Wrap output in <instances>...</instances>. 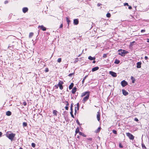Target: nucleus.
I'll use <instances>...</instances> for the list:
<instances>
[{
    "mask_svg": "<svg viewBox=\"0 0 149 149\" xmlns=\"http://www.w3.org/2000/svg\"><path fill=\"white\" fill-rule=\"evenodd\" d=\"M6 135L7 137L10 139L11 141H12L13 140L15 136V134L13 133H8Z\"/></svg>",
    "mask_w": 149,
    "mask_h": 149,
    "instance_id": "nucleus-1",
    "label": "nucleus"
},
{
    "mask_svg": "<svg viewBox=\"0 0 149 149\" xmlns=\"http://www.w3.org/2000/svg\"><path fill=\"white\" fill-rule=\"evenodd\" d=\"M126 134L130 139L132 140L134 139V136L130 133L129 132L126 133Z\"/></svg>",
    "mask_w": 149,
    "mask_h": 149,
    "instance_id": "nucleus-2",
    "label": "nucleus"
},
{
    "mask_svg": "<svg viewBox=\"0 0 149 149\" xmlns=\"http://www.w3.org/2000/svg\"><path fill=\"white\" fill-rule=\"evenodd\" d=\"M63 84V82L62 81H60L57 85V86H59V88L61 90H62L63 88L62 84Z\"/></svg>",
    "mask_w": 149,
    "mask_h": 149,
    "instance_id": "nucleus-3",
    "label": "nucleus"
},
{
    "mask_svg": "<svg viewBox=\"0 0 149 149\" xmlns=\"http://www.w3.org/2000/svg\"><path fill=\"white\" fill-rule=\"evenodd\" d=\"M89 95L90 94H88L85 97H84L82 100V101L84 103L86 101H87L88 99Z\"/></svg>",
    "mask_w": 149,
    "mask_h": 149,
    "instance_id": "nucleus-4",
    "label": "nucleus"
},
{
    "mask_svg": "<svg viewBox=\"0 0 149 149\" xmlns=\"http://www.w3.org/2000/svg\"><path fill=\"white\" fill-rule=\"evenodd\" d=\"M118 52L119 55L122 56H125V55L124 54V50L120 49L118 50Z\"/></svg>",
    "mask_w": 149,
    "mask_h": 149,
    "instance_id": "nucleus-5",
    "label": "nucleus"
},
{
    "mask_svg": "<svg viewBox=\"0 0 149 149\" xmlns=\"http://www.w3.org/2000/svg\"><path fill=\"white\" fill-rule=\"evenodd\" d=\"M121 84L123 87H125L127 84V83L125 80H123L121 81Z\"/></svg>",
    "mask_w": 149,
    "mask_h": 149,
    "instance_id": "nucleus-6",
    "label": "nucleus"
},
{
    "mask_svg": "<svg viewBox=\"0 0 149 149\" xmlns=\"http://www.w3.org/2000/svg\"><path fill=\"white\" fill-rule=\"evenodd\" d=\"M90 94V92L89 91H86L83 93L81 95V97H82L85 95H86L88 94Z\"/></svg>",
    "mask_w": 149,
    "mask_h": 149,
    "instance_id": "nucleus-7",
    "label": "nucleus"
},
{
    "mask_svg": "<svg viewBox=\"0 0 149 149\" xmlns=\"http://www.w3.org/2000/svg\"><path fill=\"white\" fill-rule=\"evenodd\" d=\"M38 28H40L41 30H42L43 31H45L46 30V28L44 26L42 25L41 26H39L38 27Z\"/></svg>",
    "mask_w": 149,
    "mask_h": 149,
    "instance_id": "nucleus-8",
    "label": "nucleus"
},
{
    "mask_svg": "<svg viewBox=\"0 0 149 149\" xmlns=\"http://www.w3.org/2000/svg\"><path fill=\"white\" fill-rule=\"evenodd\" d=\"M109 74L113 77H116L117 76L116 73L110 71L109 72Z\"/></svg>",
    "mask_w": 149,
    "mask_h": 149,
    "instance_id": "nucleus-9",
    "label": "nucleus"
},
{
    "mask_svg": "<svg viewBox=\"0 0 149 149\" xmlns=\"http://www.w3.org/2000/svg\"><path fill=\"white\" fill-rule=\"evenodd\" d=\"M73 23L74 25H77L79 23V21L78 19H74L73 20Z\"/></svg>",
    "mask_w": 149,
    "mask_h": 149,
    "instance_id": "nucleus-10",
    "label": "nucleus"
},
{
    "mask_svg": "<svg viewBox=\"0 0 149 149\" xmlns=\"http://www.w3.org/2000/svg\"><path fill=\"white\" fill-rule=\"evenodd\" d=\"M122 91L123 95L125 96L127 95L128 94V93L124 89H123Z\"/></svg>",
    "mask_w": 149,
    "mask_h": 149,
    "instance_id": "nucleus-11",
    "label": "nucleus"
},
{
    "mask_svg": "<svg viewBox=\"0 0 149 149\" xmlns=\"http://www.w3.org/2000/svg\"><path fill=\"white\" fill-rule=\"evenodd\" d=\"M28 9L27 7H24L22 8V12L24 13H25L28 11Z\"/></svg>",
    "mask_w": 149,
    "mask_h": 149,
    "instance_id": "nucleus-12",
    "label": "nucleus"
},
{
    "mask_svg": "<svg viewBox=\"0 0 149 149\" xmlns=\"http://www.w3.org/2000/svg\"><path fill=\"white\" fill-rule=\"evenodd\" d=\"M141 63L140 62H138L137 63L136 67L137 68H140L141 67Z\"/></svg>",
    "mask_w": 149,
    "mask_h": 149,
    "instance_id": "nucleus-13",
    "label": "nucleus"
},
{
    "mask_svg": "<svg viewBox=\"0 0 149 149\" xmlns=\"http://www.w3.org/2000/svg\"><path fill=\"white\" fill-rule=\"evenodd\" d=\"M99 69V67H96L93 68L92 69V71L93 72L95 71L98 70Z\"/></svg>",
    "mask_w": 149,
    "mask_h": 149,
    "instance_id": "nucleus-14",
    "label": "nucleus"
},
{
    "mask_svg": "<svg viewBox=\"0 0 149 149\" xmlns=\"http://www.w3.org/2000/svg\"><path fill=\"white\" fill-rule=\"evenodd\" d=\"M77 90V88L76 87H74L72 89V93L74 94L75 93Z\"/></svg>",
    "mask_w": 149,
    "mask_h": 149,
    "instance_id": "nucleus-15",
    "label": "nucleus"
},
{
    "mask_svg": "<svg viewBox=\"0 0 149 149\" xmlns=\"http://www.w3.org/2000/svg\"><path fill=\"white\" fill-rule=\"evenodd\" d=\"M88 59L91 61L95 60V57H92L91 56H89L88 57Z\"/></svg>",
    "mask_w": 149,
    "mask_h": 149,
    "instance_id": "nucleus-16",
    "label": "nucleus"
},
{
    "mask_svg": "<svg viewBox=\"0 0 149 149\" xmlns=\"http://www.w3.org/2000/svg\"><path fill=\"white\" fill-rule=\"evenodd\" d=\"M76 106L75 107V109H76L77 110H79V103H78L77 104Z\"/></svg>",
    "mask_w": 149,
    "mask_h": 149,
    "instance_id": "nucleus-17",
    "label": "nucleus"
},
{
    "mask_svg": "<svg viewBox=\"0 0 149 149\" xmlns=\"http://www.w3.org/2000/svg\"><path fill=\"white\" fill-rule=\"evenodd\" d=\"M6 115L8 116H10L11 115V112L9 111H8L6 112Z\"/></svg>",
    "mask_w": 149,
    "mask_h": 149,
    "instance_id": "nucleus-18",
    "label": "nucleus"
},
{
    "mask_svg": "<svg viewBox=\"0 0 149 149\" xmlns=\"http://www.w3.org/2000/svg\"><path fill=\"white\" fill-rule=\"evenodd\" d=\"M57 111L56 110H54L53 111V114L56 116L57 115Z\"/></svg>",
    "mask_w": 149,
    "mask_h": 149,
    "instance_id": "nucleus-19",
    "label": "nucleus"
},
{
    "mask_svg": "<svg viewBox=\"0 0 149 149\" xmlns=\"http://www.w3.org/2000/svg\"><path fill=\"white\" fill-rule=\"evenodd\" d=\"M73 86H74L73 83H71V84L69 86V89H71L73 87Z\"/></svg>",
    "mask_w": 149,
    "mask_h": 149,
    "instance_id": "nucleus-20",
    "label": "nucleus"
},
{
    "mask_svg": "<svg viewBox=\"0 0 149 149\" xmlns=\"http://www.w3.org/2000/svg\"><path fill=\"white\" fill-rule=\"evenodd\" d=\"M100 114H99V112H98V113L97 114V120L98 121H99V120H100Z\"/></svg>",
    "mask_w": 149,
    "mask_h": 149,
    "instance_id": "nucleus-21",
    "label": "nucleus"
},
{
    "mask_svg": "<svg viewBox=\"0 0 149 149\" xmlns=\"http://www.w3.org/2000/svg\"><path fill=\"white\" fill-rule=\"evenodd\" d=\"M131 79L132 81V83H134L135 81V79L133 77V76H131Z\"/></svg>",
    "mask_w": 149,
    "mask_h": 149,
    "instance_id": "nucleus-22",
    "label": "nucleus"
},
{
    "mask_svg": "<svg viewBox=\"0 0 149 149\" xmlns=\"http://www.w3.org/2000/svg\"><path fill=\"white\" fill-rule=\"evenodd\" d=\"M79 134L80 135L82 136H83L86 137V135H85L83 133L81 132H79Z\"/></svg>",
    "mask_w": 149,
    "mask_h": 149,
    "instance_id": "nucleus-23",
    "label": "nucleus"
},
{
    "mask_svg": "<svg viewBox=\"0 0 149 149\" xmlns=\"http://www.w3.org/2000/svg\"><path fill=\"white\" fill-rule=\"evenodd\" d=\"M120 62V61L119 60L117 59H116L114 62V63L116 64H118Z\"/></svg>",
    "mask_w": 149,
    "mask_h": 149,
    "instance_id": "nucleus-24",
    "label": "nucleus"
},
{
    "mask_svg": "<svg viewBox=\"0 0 149 149\" xmlns=\"http://www.w3.org/2000/svg\"><path fill=\"white\" fill-rule=\"evenodd\" d=\"M88 76V75H86V76L83 78V80H82V83L83 84H84V80H85V79H86V78Z\"/></svg>",
    "mask_w": 149,
    "mask_h": 149,
    "instance_id": "nucleus-25",
    "label": "nucleus"
},
{
    "mask_svg": "<svg viewBox=\"0 0 149 149\" xmlns=\"http://www.w3.org/2000/svg\"><path fill=\"white\" fill-rule=\"evenodd\" d=\"M111 16V14L109 13H108L106 15V16L107 17L109 18Z\"/></svg>",
    "mask_w": 149,
    "mask_h": 149,
    "instance_id": "nucleus-26",
    "label": "nucleus"
},
{
    "mask_svg": "<svg viewBox=\"0 0 149 149\" xmlns=\"http://www.w3.org/2000/svg\"><path fill=\"white\" fill-rule=\"evenodd\" d=\"M66 19L67 21V22L68 23V25H69V23L70 22V20L67 17L66 18Z\"/></svg>",
    "mask_w": 149,
    "mask_h": 149,
    "instance_id": "nucleus-27",
    "label": "nucleus"
},
{
    "mask_svg": "<svg viewBox=\"0 0 149 149\" xmlns=\"http://www.w3.org/2000/svg\"><path fill=\"white\" fill-rule=\"evenodd\" d=\"M33 33L31 32L29 33V38H31L33 36Z\"/></svg>",
    "mask_w": 149,
    "mask_h": 149,
    "instance_id": "nucleus-28",
    "label": "nucleus"
},
{
    "mask_svg": "<svg viewBox=\"0 0 149 149\" xmlns=\"http://www.w3.org/2000/svg\"><path fill=\"white\" fill-rule=\"evenodd\" d=\"M70 114L71 115V116L73 118H74V116L73 114V111H70Z\"/></svg>",
    "mask_w": 149,
    "mask_h": 149,
    "instance_id": "nucleus-29",
    "label": "nucleus"
},
{
    "mask_svg": "<svg viewBox=\"0 0 149 149\" xmlns=\"http://www.w3.org/2000/svg\"><path fill=\"white\" fill-rule=\"evenodd\" d=\"M100 129H101L100 127H98L97 128V130H96V132H99L100 131Z\"/></svg>",
    "mask_w": 149,
    "mask_h": 149,
    "instance_id": "nucleus-30",
    "label": "nucleus"
},
{
    "mask_svg": "<svg viewBox=\"0 0 149 149\" xmlns=\"http://www.w3.org/2000/svg\"><path fill=\"white\" fill-rule=\"evenodd\" d=\"M23 125L24 127H26L27 125V123L26 122L23 123Z\"/></svg>",
    "mask_w": 149,
    "mask_h": 149,
    "instance_id": "nucleus-31",
    "label": "nucleus"
},
{
    "mask_svg": "<svg viewBox=\"0 0 149 149\" xmlns=\"http://www.w3.org/2000/svg\"><path fill=\"white\" fill-rule=\"evenodd\" d=\"M61 61V58H58L57 60V62L58 63H60Z\"/></svg>",
    "mask_w": 149,
    "mask_h": 149,
    "instance_id": "nucleus-32",
    "label": "nucleus"
},
{
    "mask_svg": "<svg viewBox=\"0 0 149 149\" xmlns=\"http://www.w3.org/2000/svg\"><path fill=\"white\" fill-rule=\"evenodd\" d=\"M66 106H68L69 105V103L68 101H65L64 102Z\"/></svg>",
    "mask_w": 149,
    "mask_h": 149,
    "instance_id": "nucleus-33",
    "label": "nucleus"
},
{
    "mask_svg": "<svg viewBox=\"0 0 149 149\" xmlns=\"http://www.w3.org/2000/svg\"><path fill=\"white\" fill-rule=\"evenodd\" d=\"M128 53V52H127L126 50H124V54L125 55H125L126 54H127Z\"/></svg>",
    "mask_w": 149,
    "mask_h": 149,
    "instance_id": "nucleus-34",
    "label": "nucleus"
},
{
    "mask_svg": "<svg viewBox=\"0 0 149 149\" xmlns=\"http://www.w3.org/2000/svg\"><path fill=\"white\" fill-rule=\"evenodd\" d=\"M31 146L33 147L34 148L35 147L36 144L34 143H32L31 144Z\"/></svg>",
    "mask_w": 149,
    "mask_h": 149,
    "instance_id": "nucleus-35",
    "label": "nucleus"
},
{
    "mask_svg": "<svg viewBox=\"0 0 149 149\" xmlns=\"http://www.w3.org/2000/svg\"><path fill=\"white\" fill-rule=\"evenodd\" d=\"M112 132L114 134H117V131L115 130H112Z\"/></svg>",
    "mask_w": 149,
    "mask_h": 149,
    "instance_id": "nucleus-36",
    "label": "nucleus"
},
{
    "mask_svg": "<svg viewBox=\"0 0 149 149\" xmlns=\"http://www.w3.org/2000/svg\"><path fill=\"white\" fill-rule=\"evenodd\" d=\"M119 147L120 148H123V146L122 145L121 143H120L119 144Z\"/></svg>",
    "mask_w": 149,
    "mask_h": 149,
    "instance_id": "nucleus-37",
    "label": "nucleus"
},
{
    "mask_svg": "<svg viewBox=\"0 0 149 149\" xmlns=\"http://www.w3.org/2000/svg\"><path fill=\"white\" fill-rule=\"evenodd\" d=\"M79 129L78 128L75 131L76 133L77 134L79 132Z\"/></svg>",
    "mask_w": 149,
    "mask_h": 149,
    "instance_id": "nucleus-38",
    "label": "nucleus"
},
{
    "mask_svg": "<svg viewBox=\"0 0 149 149\" xmlns=\"http://www.w3.org/2000/svg\"><path fill=\"white\" fill-rule=\"evenodd\" d=\"M45 71L46 72H47L49 71V69L48 68H46Z\"/></svg>",
    "mask_w": 149,
    "mask_h": 149,
    "instance_id": "nucleus-39",
    "label": "nucleus"
},
{
    "mask_svg": "<svg viewBox=\"0 0 149 149\" xmlns=\"http://www.w3.org/2000/svg\"><path fill=\"white\" fill-rule=\"evenodd\" d=\"M107 56V54H104L103 55V58H106Z\"/></svg>",
    "mask_w": 149,
    "mask_h": 149,
    "instance_id": "nucleus-40",
    "label": "nucleus"
},
{
    "mask_svg": "<svg viewBox=\"0 0 149 149\" xmlns=\"http://www.w3.org/2000/svg\"><path fill=\"white\" fill-rule=\"evenodd\" d=\"M74 74V73H70L68 75V76L71 77L72 75Z\"/></svg>",
    "mask_w": 149,
    "mask_h": 149,
    "instance_id": "nucleus-41",
    "label": "nucleus"
},
{
    "mask_svg": "<svg viewBox=\"0 0 149 149\" xmlns=\"http://www.w3.org/2000/svg\"><path fill=\"white\" fill-rule=\"evenodd\" d=\"M142 146L143 148H146V147L144 144H142Z\"/></svg>",
    "mask_w": 149,
    "mask_h": 149,
    "instance_id": "nucleus-42",
    "label": "nucleus"
},
{
    "mask_svg": "<svg viewBox=\"0 0 149 149\" xmlns=\"http://www.w3.org/2000/svg\"><path fill=\"white\" fill-rule=\"evenodd\" d=\"M65 110H68V106H66L65 107Z\"/></svg>",
    "mask_w": 149,
    "mask_h": 149,
    "instance_id": "nucleus-43",
    "label": "nucleus"
},
{
    "mask_svg": "<svg viewBox=\"0 0 149 149\" xmlns=\"http://www.w3.org/2000/svg\"><path fill=\"white\" fill-rule=\"evenodd\" d=\"M134 120L136 121H139L138 119L137 118H134Z\"/></svg>",
    "mask_w": 149,
    "mask_h": 149,
    "instance_id": "nucleus-44",
    "label": "nucleus"
},
{
    "mask_svg": "<svg viewBox=\"0 0 149 149\" xmlns=\"http://www.w3.org/2000/svg\"><path fill=\"white\" fill-rule=\"evenodd\" d=\"M76 123H77L79 125H80V123H79L78 120H77H77L76 121Z\"/></svg>",
    "mask_w": 149,
    "mask_h": 149,
    "instance_id": "nucleus-45",
    "label": "nucleus"
},
{
    "mask_svg": "<svg viewBox=\"0 0 149 149\" xmlns=\"http://www.w3.org/2000/svg\"><path fill=\"white\" fill-rule=\"evenodd\" d=\"M23 104L24 106H26V102H24L23 103Z\"/></svg>",
    "mask_w": 149,
    "mask_h": 149,
    "instance_id": "nucleus-46",
    "label": "nucleus"
},
{
    "mask_svg": "<svg viewBox=\"0 0 149 149\" xmlns=\"http://www.w3.org/2000/svg\"><path fill=\"white\" fill-rule=\"evenodd\" d=\"M145 30H144V29L142 30L141 31V33H143V32H145Z\"/></svg>",
    "mask_w": 149,
    "mask_h": 149,
    "instance_id": "nucleus-47",
    "label": "nucleus"
},
{
    "mask_svg": "<svg viewBox=\"0 0 149 149\" xmlns=\"http://www.w3.org/2000/svg\"><path fill=\"white\" fill-rule=\"evenodd\" d=\"M101 4L100 3H98L97 4V6L99 7L100 6Z\"/></svg>",
    "mask_w": 149,
    "mask_h": 149,
    "instance_id": "nucleus-48",
    "label": "nucleus"
},
{
    "mask_svg": "<svg viewBox=\"0 0 149 149\" xmlns=\"http://www.w3.org/2000/svg\"><path fill=\"white\" fill-rule=\"evenodd\" d=\"M63 24H61L60 26V28H62L63 27Z\"/></svg>",
    "mask_w": 149,
    "mask_h": 149,
    "instance_id": "nucleus-49",
    "label": "nucleus"
},
{
    "mask_svg": "<svg viewBox=\"0 0 149 149\" xmlns=\"http://www.w3.org/2000/svg\"><path fill=\"white\" fill-rule=\"evenodd\" d=\"M124 6H129L128 5V4L127 3H124Z\"/></svg>",
    "mask_w": 149,
    "mask_h": 149,
    "instance_id": "nucleus-50",
    "label": "nucleus"
},
{
    "mask_svg": "<svg viewBox=\"0 0 149 149\" xmlns=\"http://www.w3.org/2000/svg\"><path fill=\"white\" fill-rule=\"evenodd\" d=\"M128 8L129 9H132V7L131 6H129Z\"/></svg>",
    "mask_w": 149,
    "mask_h": 149,
    "instance_id": "nucleus-51",
    "label": "nucleus"
},
{
    "mask_svg": "<svg viewBox=\"0 0 149 149\" xmlns=\"http://www.w3.org/2000/svg\"><path fill=\"white\" fill-rule=\"evenodd\" d=\"M145 59L146 60H147L148 59V57L147 56H145Z\"/></svg>",
    "mask_w": 149,
    "mask_h": 149,
    "instance_id": "nucleus-52",
    "label": "nucleus"
},
{
    "mask_svg": "<svg viewBox=\"0 0 149 149\" xmlns=\"http://www.w3.org/2000/svg\"><path fill=\"white\" fill-rule=\"evenodd\" d=\"M75 110V112H74V114L75 115L76 114V113H77V110L76 109H74Z\"/></svg>",
    "mask_w": 149,
    "mask_h": 149,
    "instance_id": "nucleus-53",
    "label": "nucleus"
},
{
    "mask_svg": "<svg viewBox=\"0 0 149 149\" xmlns=\"http://www.w3.org/2000/svg\"><path fill=\"white\" fill-rule=\"evenodd\" d=\"M70 110L71 111H73L72 107H70Z\"/></svg>",
    "mask_w": 149,
    "mask_h": 149,
    "instance_id": "nucleus-54",
    "label": "nucleus"
},
{
    "mask_svg": "<svg viewBox=\"0 0 149 149\" xmlns=\"http://www.w3.org/2000/svg\"><path fill=\"white\" fill-rule=\"evenodd\" d=\"M88 140L91 141L92 140V139L91 138H89L88 139Z\"/></svg>",
    "mask_w": 149,
    "mask_h": 149,
    "instance_id": "nucleus-55",
    "label": "nucleus"
},
{
    "mask_svg": "<svg viewBox=\"0 0 149 149\" xmlns=\"http://www.w3.org/2000/svg\"><path fill=\"white\" fill-rule=\"evenodd\" d=\"M147 42H149V39L148 38L147 39Z\"/></svg>",
    "mask_w": 149,
    "mask_h": 149,
    "instance_id": "nucleus-56",
    "label": "nucleus"
},
{
    "mask_svg": "<svg viewBox=\"0 0 149 149\" xmlns=\"http://www.w3.org/2000/svg\"><path fill=\"white\" fill-rule=\"evenodd\" d=\"M73 107V104L72 103L71 104V106L70 107Z\"/></svg>",
    "mask_w": 149,
    "mask_h": 149,
    "instance_id": "nucleus-57",
    "label": "nucleus"
},
{
    "mask_svg": "<svg viewBox=\"0 0 149 149\" xmlns=\"http://www.w3.org/2000/svg\"><path fill=\"white\" fill-rule=\"evenodd\" d=\"M2 133L1 132H0V136H1L2 135Z\"/></svg>",
    "mask_w": 149,
    "mask_h": 149,
    "instance_id": "nucleus-58",
    "label": "nucleus"
},
{
    "mask_svg": "<svg viewBox=\"0 0 149 149\" xmlns=\"http://www.w3.org/2000/svg\"><path fill=\"white\" fill-rule=\"evenodd\" d=\"M94 61H93V63H95V61L94 60H93Z\"/></svg>",
    "mask_w": 149,
    "mask_h": 149,
    "instance_id": "nucleus-59",
    "label": "nucleus"
},
{
    "mask_svg": "<svg viewBox=\"0 0 149 149\" xmlns=\"http://www.w3.org/2000/svg\"><path fill=\"white\" fill-rule=\"evenodd\" d=\"M55 87H56V88H58L57 86V85H55Z\"/></svg>",
    "mask_w": 149,
    "mask_h": 149,
    "instance_id": "nucleus-60",
    "label": "nucleus"
},
{
    "mask_svg": "<svg viewBox=\"0 0 149 149\" xmlns=\"http://www.w3.org/2000/svg\"><path fill=\"white\" fill-rule=\"evenodd\" d=\"M135 42L134 41L133 42H132V43H134V42ZM131 44H132V42H131Z\"/></svg>",
    "mask_w": 149,
    "mask_h": 149,
    "instance_id": "nucleus-61",
    "label": "nucleus"
},
{
    "mask_svg": "<svg viewBox=\"0 0 149 149\" xmlns=\"http://www.w3.org/2000/svg\"><path fill=\"white\" fill-rule=\"evenodd\" d=\"M19 149H23L22 148L20 147Z\"/></svg>",
    "mask_w": 149,
    "mask_h": 149,
    "instance_id": "nucleus-62",
    "label": "nucleus"
},
{
    "mask_svg": "<svg viewBox=\"0 0 149 149\" xmlns=\"http://www.w3.org/2000/svg\"><path fill=\"white\" fill-rule=\"evenodd\" d=\"M5 3H6V1H5Z\"/></svg>",
    "mask_w": 149,
    "mask_h": 149,
    "instance_id": "nucleus-63",
    "label": "nucleus"
},
{
    "mask_svg": "<svg viewBox=\"0 0 149 149\" xmlns=\"http://www.w3.org/2000/svg\"><path fill=\"white\" fill-rule=\"evenodd\" d=\"M5 3H6V1H5Z\"/></svg>",
    "mask_w": 149,
    "mask_h": 149,
    "instance_id": "nucleus-64",
    "label": "nucleus"
}]
</instances>
